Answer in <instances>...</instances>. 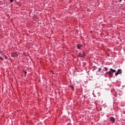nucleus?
I'll return each mask as SVG.
<instances>
[{
    "mask_svg": "<svg viewBox=\"0 0 125 125\" xmlns=\"http://www.w3.org/2000/svg\"><path fill=\"white\" fill-rule=\"evenodd\" d=\"M18 55H17V52H15L11 54V56H12V57H16V56H17Z\"/></svg>",
    "mask_w": 125,
    "mask_h": 125,
    "instance_id": "nucleus-3",
    "label": "nucleus"
},
{
    "mask_svg": "<svg viewBox=\"0 0 125 125\" xmlns=\"http://www.w3.org/2000/svg\"><path fill=\"white\" fill-rule=\"evenodd\" d=\"M71 87L72 88L73 90H74V86H71Z\"/></svg>",
    "mask_w": 125,
    "mask_h": 125,
    "instance_id": "nucleus-12",
    "label": "nucleus"
},
{
    "mask_svg": "<svg viewBox=\"0 0 125 125\" xmlns=\"http://www.w3.org/2000/svg\"><path fill=\"white\" fill-rule=\"evenodd\" d=\"M96 75H99V73H98V72H97V73H96Z\"/></svg>",
    "mask_w": 125,
    "mask_h": 125,
    "instance_id": "nucleus-14",
    "label": "nucleus"
},
{
    "mask_svg": "<svg viewBox=\"0 0 125 125\" xmlns=\"http://www.w3.org/2000/svg\"><path fill=\"white\" fill-rule=\"evenodd\" d=\"M110 121H111L112 123H115V118L114 117L110 118Z\"/></svg>",
    "mask_w": 125,
    "mask_h": 125,
    "instance_id": "nucleus-5",
    "label": "nucleus"
},
{
    "mask_svg": "<svg viewBox=\"0 0 125 125\" xmlns=\"http://www.w3.org/2000/svg\"><path fill=\"white\" fill-rule=\"evenodd\" d=\"M23 73H24V74H25V77H26V75L27 74V72L25 71H23Z\"/></svg>",
    "mask_w": 125,
    "mask_h": 125,
    "instance_id": "nucleus-9",
    "label": "nucleus"
},
{
    "mask_svg": "<svg viewBox=\"0 0 125 125\" xmlns=\"http://www.w3.org/2000/svg\"><path fill=\"white\" fill-rule=\"evenodd\" d=\"M110 70L107 72V74H109L110 76H112L113 73H116V70L113 69L112 68H110Z\"/></svg>",
    "mask_w": 125,
    "mask_h": 125,
    "instance_id": "nucleus-1",
    "label": "nucleus"
},
{
    "mask_svg": "<svg viewBox=\"0 0 125 125\" xmlns=\"http://www.w3.org/2000/svg\"><path fill=\"white\" fill-rule=\"evenodd\" d=\"M119 74H120L119 72H117L116 73H115V76H117L118 75H119Z\"/></svg>",
    "mask_w": 125,
    "mask_h": 125,
    "instance_id": "nucleus-10",
    "label": "nucleus"
},
{
    "mask_svg": "<svg viewBox=\"0 0 125 125\" xmlns=\"http://www.w3.org/2000/svg\"><path fill=\"white\" fill-rule=\"evenodd\" d=\"M101 70H102V69L101 68H99L98 70V72H100V71H101Z\"/></svg>",
    "mask_w": 125,
    "mask_h": 125,
    "instance_id": "nucleus-8",
    "label": "nucleus"
},
{
    "mask_svg": "<svg viewBox=\"0 0 125 125\" xmlns=\"http://www.w3.org/2000/svg\"><path fill=\"white\" fill-rule=\"evenodd\" d=\"M117 72L119 73V74H122V70L121 69H119L118 70Z\"/></svg>",
    "mask_w": 125,
    "mask_h": 125,
    "instance_id": "nucleus-6",
    "label": "nucleus"
},
{
    "mask_svg": "<svg viewBox=\"0 0 125 125\" xmlns=\"http://www.w3.org/2000/svg\"><path fill=\"white\" fill-rule=\"evenodd\" d=\"M120 2H122V0H120Z\"/></svg>",
    "mask_w": 125,
    "mask_h": 125,
    "instance_id": "nucleus-15",
    "label": "nucleus"
},
{
    "mask_svg": "<svg viewBox=\"0 0 125 125\" xmlns=\"http://www.w3.org/2000/svg\"><path fill=\"white\" fill-rule=\"evenodd\" d=\"M10 0V2H13L14 0Z\"/></svg>",
    "mask_w": 125,
    "mask_h": 125,
    "instance_id": "nucleus-13",
    "label": "nucleus"
},
{
    "mask_svg": "<svg viewBox=\"0 0 125 125\" xmlns=\"http://www.w3.org/2000/svg\"><path fill=\"white\" fill-rule=\"evenodd\" d=\"M78 56H79V57H84V52H83V53H79L78 54Z\"/></svg>",
    "mask_w": 125,
    "mask_h": 125,
    "instance_id": "nucleus-2",
    "label": "nucleus"
},
{
    "mask_svg": "<svg viewBox=\"0 0 125 125\" xmlns=\"http://www.w3.org/2000/svg\"><path fill=\"white\" fill-rule=\"evenodd\" d=\"M104 70L106 72H107V71H108V68H107V67H104Z\"/></svg>",
    "mask_w": 125,
    "mask_h": 125,
    "instance_id": "nucleus-7",
    "label": "nucleus"
},
{
    "mask_svg": "<svg viewBox=\"0 0 125 125\" xmlns=\"http://www.w3.org/2000/svg\"><path fill=\"white\" fill-rule=\"evenodd\" d=\"M0 59L1 60H2V61L3 60V58H1V57H0Z\"/></svg>",
    "mask_w": 125,
    "mask_h": 125,
    "instance_id": "nucleus-11",
    "label": "nucleus"
},
{
    "mask_svg": "<svg viewBox=\"0 0 125 125\" xmlns=\"http://www.w3.org/2000/svg\"><path fill=\"white\" fill-rule=\"evenodd\" d=\"M82 46H83V45L80 44H77V47L78 49H81V48L82 47Z\"/></svg>",
    "mask_w": 125,
    "mask_h": 125,
    "instance_id": "nucleus-4",
    "label": "nucleus"
}]
</instances>
